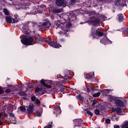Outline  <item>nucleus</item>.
Instances as JSON below:
<instances>
[{
  "label": "nucleus",
  "mask_w": 128,
  "mask_h": 128,
  "mask_svg": "<svg viewBox=\"0 0 128 128\" xmlns=\"http://www.w3.org/2000/svg\"><path fill=\"white\" fill-rule=\"evenodd\" d=\"M100 20L99 19H95L94 20H92L90 21V23L92 26H96L98 24H100Z\"/></svg>",
  "instance_id": "obj_12"
},
{
  "label": "nucleus",
  "mask_w": 128,
  "mask_h": 128,
  "mask_svg": "<svg viewBox=\"0 0 128 128\" xmlns=\"http://www.w3.org/2000/svg\"><path fill=\"white\" fill-rule=\"evenodd\" d=\"M105 42H106V39L103 38L100 40V44H104Z\"/></svg>",
  "instance_id": "obj_38"
},
{
  "label": "nucleus",
  "mask_w": 128,
  "mask_h": 128,
  "mask_svg": "<svg viewBox=\"0 0 128 128\" xmlns=\"http://www.w3.org/2000/svg\"><path fill=\"white\" fill-rule=\"evenodd\" d=\"M88 76H94V72H90L88 74Z\"/></svg>",
  "instance_id": "obj_47"
},
{
  "label": "nucleus",
  "mask_w": 128,
  "mask_h": 128,
  "mask_svg": "<svg viewBox=\"0 0 128 128\" xmlns=\"http://www.w3.org/2000/svg\"><path fill=\"white\" fill-rule=\"evenodd\" d=\"M94 34L95 36H97L99 37L103 36L104 32H102V30L98 28L96 30Z\"/></svg>",
  "instance_id": "obj_9"
},
{
  "label": "nucleus",
  "mask_w": 128,
  "mask_h": 128,
  "mask_svg": "<svg viewBox=\"0 0 128 128\" xmlns=\"http://www.w3.org/2000/svg\"><path fill=\"white\" fill-rule=\"evenodd\" d=\"M52 12L53 14H60V12H62V10L60 8L53 9Z\"/></svg>",
  "instance_id": "obj_21"
},
{
  "label": "nucleus",
  "mask_w": 128,
  "mask_h": 128,
  "mask_svg": "<svg viewBox=\"0 0 128 128\" xmlns=\"http://www.w3.org/2000/svg\"><path fill=\"white\" fill-rule=\"evenodd\" d=\"M66 26L68 28H70V26H72V24H70V22H68V24H66Z\"/></svg>",
  "instance_id": "obj_44"
},
{
  "label": "nucleus",
  "mask_w": 128,
  "mask_h": 128,
  "mask_svg": "<svg viewBox=\"0 0 128 128\" xmlns=\"http://www.w3.org/2000/svg\"><path fill=\"white\" fill-rule=\"evenodd\" d=\"M86 91L88 92H94V90H98L94 88L92 86H89V87H86Z\"/></svg>",
  "instance_id": "obj_17"
},
{
  "label": "nucleus",
  "mask_w": 128,
  "mask_h": 128,
  "mask_svg": "<svg viewBox=\"0 0 128 128\" xmlns=\"http://www.w3.org/2000/svg\"><path fill=\"white\" fill-rule=\"evenodd\" d=\"M55 4L58 6H66L68 4V2L66 0H56Z\"/></svg>",
  "instance_id": "obj_3"
},
{
  "label": "nucleus",
  "mask_w": 128,
  "mask_h": 128,
  "mask_svg": "<svg viewBox=\"0 0 128 128\" xmlns=\"http://www.w3.org/2000/svg\"><path fill=\"white\" fill-rule=\"evenodd\" d=\"M6 20L7 22H8V24H16L18 22V20L14 19V18H12L10 16H8L6 17Z\"/></svg>",
  "instance_id": "obj_4"
},
{
  "label": "nucleus",
  "mask_w": 128,
  "mask_h": 128,
  "mask_svg": "<svg viewBox=\"0 0 128 128\" xmlns=\"http://www.w3.org/2000/svg\"><path fill=\"white\" fill-rule=\"evenodd\" d=\"M50 26H52L50 22H46L42 24L41 28H43V30H50Z\"/></svg>",
  "instance_id": "obj_5"
},
{
  "label": "nucleus",
  "mask_w": 128,
  "mask_h": 128,
  "mask_svg": "<svg viewBox=\"0 0 128 128\" xmlns=\"http://www.w3.org/2000/svg\"><path fill=\"white\" fill-rule=\"evenodd\" d=\"M99 0V2H102V0Z\"/></svg>",
  "instance_id": "obj_62"
},
{
  "label": "nucleus",
  "mask_w": 128,
  "mask_h": 128,
  "mask_svg": "<svg viewBox=\"0 0 128 128\" xmlns=\"http://www.w3.org/2000/svg\"><path fill=\"white\" fill-rule=\"evenodd\" d=\"M40 83L41 84H42L44 86H45L46 84V82H44V79L40 80Z\"/></svg>",
  "instance_id": "obj_29"
},
{
  "label": "nucleus",
  "mask_w": 128,
  "mask_h": 128,
  "mask_svg": "<svg viewBox=\"0 0 128 128\" xmlns=\"http://www.w3.org/2000/svg\"><path fill=\"white\" fill-rule=\"evenodd\" d=\"M100 111L98 109H96L94 110V114H96V116H100Z\"/></svg>",
  "instance_id": "obj_28"
},
{
  "label": "nucleus",
  "mask_w": 128,
  "mask_h": 128,
  "mask_svg": "<svg viewBox=\"0 0 128 128\" xmlns=\"http://www.w3.org/2000/svg\"><path fill=\"white\" fill-rule=\"evenodd\" d=\"M116 122H118V118H116Z\"/></svg>",
  "instance_id": "obj_58"
},
{
  "label": "nucleus",
  "mask_w": 128,
  "mask_h": 128,
  "mask_svg": "<svg viewBox=\"0 0 128 128\" xmlns=\"http://www.w3.org/2000/svg\"><path fill=\"white\" fill-rule=\"evenodd\" d=\"M62 32L63 34H66L65 36H66L67 38L70 36V32H68V29L63 30Z\"/></svg>",
  "instance_id": "obj_16"
},
{
  "label": "nucleus",
  "mask_w": 128,
  "mask_h": 128,
  "mask_svg": "<svg viewBox=\"0 0 128 128\" xmlns=\"http://www.w3.org/2000/svg\"><path fill=\"white\" fill-rule=\"evenodd\" d=\"M69 18H72V20H76V13L74 12L70 11L69 12V16H68Z\"/></svg>",
  "instance_id": "obj_11"
},
{
  "label": "nucleus",
  "mask_w": 128,
  "mask_h": 128,
  "mask_svg": "<svg viewBox=\"0 0 128 128\" xmlns=\"http://www.w3.org/2000/svg\"><path fill=\"white\" fill-rule=\"evenodd\" d=\"M86 113L88 114L90 116H94V114H92V112L88 110H87Z\"/></svg>",
  "instance_id": "obj_33"
},
{
  "label": "nucleus",
  "mask_w": 128,
  "mask_h": 128,
  "mask_svg": "<svg viewBox=\"0 0 128 128\" xmlns=\"http://www.w3.org/2000/svg\"><path fill=\"white\" fill-rule=\"evenodd\" d=\"M19 94L20 96H26V92L22 91V92H19Z\"/></svg>",
  "instance_id": "obj_24"
},
{
  "label": "nucleus",
  "mask_w": 128,
  "mask_h": 128,
  "mask_svg": "<svg viewBox=\"0 0 128 128\" xmlns=\"http://www.w3.org/2000/svg\"><path fill=\"white\" fill-rule=\"evenodd\" d=\"M34 104H30L27 108V114H32V112H34Z\"/></svg>",
  "instance_id": "obj_8"
},
{
  "label": "nucleus",
  "mask_w": 128,
  "mask_h": 128,
  "mask_svg": "<svg viewBox=\"0 0 128 128\" xmlns=\"http://www.w3.org/2000/svg\"><path fill=\"white\" fill-rule=\"evenodd\" d=\"M28 14H38V10L34 9L30 12H27Z\"/></svg>",
  "instance_id": "obj_20"
},
{
  "label": "nucleus",
  "mask_w": 128,
  "mask_h": 128,
  "mask_svg": "<svg viewBox=\"0 0 128 128\" xmlns=\"http://www.w3.org/2000/svg\"><path fill=\"white\" fill-rule=\"evenodd\" d=\"M51 18H52V20H54V16H51Z\"/></svg>",
  "instance_id": "obj_54"
},
{
  "label": "nucleus",
  "mask_w": 128,
  "mask_h": 128,
  "mask_svg": "<svg viewBox=\"0 0 128 128\" xmlns=\"http://www.w3.org/2000/svg\"><path fill=\"white\" fill-rule=\"evenodd\" d=\"M30 24H32V26H37L36 24L32 22H31Z\"/></svg>",
  "instance_id": "obj_48"
},
{
  "label": "nucleus",
  "mask_w": 128,
  "mask_h": 128,
  "mask_svg": "<svg viewBox=\"0 0 128 128\" xmlns=\"http://www.w3.org/2000/svg\"><path fill=\"white\" fill-rule=\"evenodd\" d=\"M76 0H70V4H76Z\"/></svg>",
  "instance_id": "obj_40"
},
{
  "label": "nucleus",
  "mask_w": 128,
  "mask_h": 128,
  "mask_svg": "<svg viewBox=\"0 0 128 128\" xmlns=\"http://www.w3.org/2000/svg\"><path fill=\"white\" fill-rule=\"evenodd\" d=\"M42 92V89L40 88H37L35 90V92Z\"/></svg>",
  "instance_id": "obj_32"
},
{
  "label": "nucleus",
  "mask_w": 128,
  "mask_h": 128,
  "mask_svg": "<svg viewBox=\"0 0 128 128\" xmlns=\"http://www.w3.org/2000/svg\"><path fill=\"white\" fill-rule=\"evenodd\" d=\"M4 12L6 16H8V14H10V12H8V9L4 8Z\"/></svg>",
  "instance_id": "obj_30"
},
{
  "label": "nucleus",
  "mask_w": 128,
  "mask_h": 128,
  "mask_svg": "<svg viewBox=\"0 0 128 128\" xmlns=\"http://www.w3.org/2000/svg\"><path fill=\"white\" fill-rule=\"evenodd\" d=\"M52 128V124H50L48 126H46L44 127V128Z\"/></svg>",
  "instance_id": "obj_45"
},
{
  "label": "nucleus",
  "mask_w": 128,
  "mask_h": 128,
  "mask_svg": "<svg viewBox=\"0 0 128 128\" xmlns=\"http://www.w3.org/2000/svg\"><path fill=\"white\" fill-rule=\"evenodd\" d=\"M8 88H14V86L12 85H8Z\"/></svg>",
  "instance_id": "obj_52"
},
{
  "label": "nucleus",
  "mask_w": 128,
  "mask_h": 128,
  "mask_svg": "<svg viewBox=\"0 0 128 128\" xmlns=\"http://www.w3.org/2000/svg\"><path fill=\"white\" fill-rule=\"evenodd\" d=\"M2 14L0 12V16H2Z\"/></svg>",
  "instance_id": "obj_63"
},
{
  "label": "nucleus",
  "mask_w": 128,
  "mask_h": 128,
  "mask_svg": "<svg viewBox=\"0 0 128 128\" xmlns=\"http://www.w3.org/2000/svg\"><path fill=\"white\" fill-rule=\"evenodd\" d=\"M122 128H128V122H126L124 123V124L122 125Z\"/></svg>",
  "instance_id": "obj_25"
},
{
  "label": "nucleus",
  "mask_w": 128,
  "mask_h": 128,
  "mask_svg": "<svg viewBox=\"0 0 128 128\" xmlns=\"http://www.w3.org/2000/svg\"><path fill=\"white\" fill-rule=\"evenodd\" d=\"M114 112H116L117 114H119V116H122L121 114H122V109L120 107H118L117 108H115L114 109Z\"/></svg>",
  "instance_id": "obj_13"
},
{
  "label": "nucleus",
  "mask_w": 128,
  "mask_h": 128,
  "mask_svg": "<svg viewBox=\"0 0 128 128\" xmlns=\"http://www.w3.org/2000/svg\"><path fill=\"white\" fill-rule=\"evenodd\" d=\"M2 124H4V122L2 120H0V126H2Z\"/></svg>",
  "instance_id": "obj_53"
},
{
  "label": "nucleus",
  "mask_w": 128,
  "mask_h": 128,
  "mask_svg": "<svg viewBox=\"0 0 128 128\" xmlns=\"http://www.w3.org/2000/svg\"><path fill=\"white\" fill-rule=\"evenodd\" d=\"M70 92H73V91H74V89H72V88H71L70 89Z\"/></svg>",
  "instance_id": "obj_57"
},
{
  "label": "nucleus",
  "mask_w": 128,
  "mask_h": 128,
  "mask_svg": "<svg viewBox=\"0 0 128 128\" xmlns=\"http://www.w3.org/2000/svg\"><path fill=\"white\" fill-rule=\"evenodd\" d=\"M73 122H74V126H82V118L80 119H74L73 120Z\"/></svg>",
  "instance_id": "obj_6"
},
{
  "label": "nucleus",
  "mask_w": 128,
  "mask_h": 128,
  "mask_svg": "<svg viewBox=\"0 0 128 128\" xmlns=\"http://www.w3.org/2000/svg\"><path fill=\"white\" fill-rule=\"evenodd\" d=\"M61 40H62V42H64V39H61Z\"/></svg>",
  "instance_id": "obj_61"
},
{
  "label": "nucleus",
  "mask_w": 128,
  "mask_h": 128,
  "mask_svg": "<svg viewBox=\"0 0 128 128\" xmlns=\"http://www.w3.org/2000/svg\"><path fill=\"white\" fill-rule=\"evenodd\" d=\"M10 116H12V118H14V114L10 112Z\"/></svg>",
  "instance_id": "obj_49"
},
{
  "label": "nucleus",
  "mask_w": 128,
  "mask_h": 128,
  "mask_svg": "<svg viewBox=\"0 0 128 128\" xmlns=\"http://www.w3.org/2000/svg\"><path fill=\"white\" fill-rule=\"evenodd\" d=\"M99 90L101 92H107L108 94L110 92V90L105 89L104 90Z\"/></svg>",
  "instance_id": "obj_26"
},
{
  "label": "nucleus",
  "mask_w": 128,
  "mask_h": 128,
  "mask_svg": "<svg viewBox=\"0 0 128 128\" xmlns=\"http://www.w3.org/2000/svg\"><path fill=\"white\" fill-rule=\"evenodd\" d=\"M114 128H120L118 125H114Z\"/></svg>",
  "instance_id": "obj_51"
},
{
  "label": "nucleus",
  "mask_w": 128,
  "mask_h": 128,
  "mask_svg": "<svg viewBox=\"0 0 128 128\" xmlns=\"http://www.w3.org/2000/svg\"><path fill=\"white\" fill-rule=\"evenodd\" d=\"M21 42L24 46H32V42L36 44L37 42L36 40H34V38L32 36H30L28 38L24 37L21 39Z\"/></svg>",
  "instance_id": "obj_2"
},
{
  "label": "nucleus",
  "mask_w": 128,
  "mask_h": 128,
  "mask_svg": "<svg viewBox=\"0 0 128 128\" xmlns=\"http://www.w3.org/2000/svg\"><path fill=\"white\" fill-rule=\"evenodd\" d=\"M94 18H96V16H92V20H94Z\"/></svg>",
  "instance_id": "obj_60"
},
{
  "label": "nucleus",
  "mask_w": 128,
  "mask_h": 128,
  "mask_svg": "<svg viewBox=\"0 0 128 128\" xmlns=\"http://www.w3.org/2000/svg\"><path fill=\"white\" fill-rule=\"evenodd\" d=\"M20 110L21 112H26V106H20Z\"/></svg>",
  "instance_id": "obj_27"
},
{
  "label": "nucleus",
  "mask_w": 128,
  "mask_h": 128,
  "mask_svg": "<svg viewBox=\"0 0 128 128\" xmlns=\"http://www.w3.org/2000/svg\"><path fill=\"white\" fill-rule=\"evenodd\" d=\"M36 116L38 117L42 116V112L39 111L36 112Z\"/></svg>",
  "instance_id": "obj_34"
},
{
  "label": "nucleus",
  "mask_w": 128,
  "mask_h": 128,
  "mask_svg": "<svg viewBox=\"0 0 128 128\" xmlns=\"http://www.w3.org/2000/svg\"><path fill=\"white\" fill-rule=\"evenodd\" d=\"M22 98L23 100H28V98H26V97H23Z\"/></svg>",
  "instance_id": "obj_55"
},
{
  "label": "nucleus",
  "mask_w": 128,
  "mask_h": 128,
  "mask_svg": "<svg viewBox=\"0 0 128 128\" xmlns=\"http://www.w3.org/2000/svg\"><path fill=\"white\" fill-rule=\"evenodd\" d=\"M62 112V110L60 109V106H54V114H60Z\"/></svg>",
  "instance_id": "obj_10"
},
{
  "label": "nucleus",
  "mask_w": 128,
  "mask_h": 128,
  "mask_svg": "<svg viewBox=\"0 0 128 128\" xmlns=\"http://www.w3.org/2000/svg\"><path fill=\"white\" fill-rule=\"evenodd\" d=\"M37 38L39 42H45L50 46H52L55 48H62V45L58 44V42L52 41L50 40H46L44 39V38L40 36V35L38 34L37 35Z\"/></svg>",
  "instance_id": "obj_1"
},
{
  "label": "nucleus",
  "mask_w": 128,
  "mask_h": 128,
  "mask_svg": "<svg viewBox=\"0 0 128 128\" xmlns=\"http://www.w3.org/2000/svg\"><path fill=\"white\" fill-rule=\"evenodd\" d=\"M84 78H86V80H92V78H88V76L86 73L84 74Z\"/></svg>",
  "instance_id": "obj_36"
},
{
  "label": "nucleus",
  "mask_w": 128,
  "mask_h": 128,
  "mask_svg": "<svg viewBox=\"0 0 128 128\" xmlns=\"http://www.w3.org/2000/svg\"><path fill=\"white\" fill-rule=\"evenodd\" d=\"M118 22H122L124 20V14H118Z\"/></svg>",
  "instance_id": "obj_18"
},
{
  "label": "nucleus",
  "mask_w": 128,
  "mask_h": 128,
  "mask_svg": "<svg viewBox=\"0 0 128 128\" xmlns=\"http://www.w3.org/2000/svg\"><path fill=\"white\" fill-rule=\"evenodd\" d=\"M64 78L65 80H68V78H69V77H68V76H64Z\"/></svg>",
  "instance_id": "obj_50"
},
{
  "label": "nucleus",
  "mask_w": 128,
  "mask_h": 128,
  "mask_svg": "<svg viewBox=\"0 0 128 128\" xmlns=\"http://www.w3.org/2000/svg\"><path fill=\"white\" fill-rule=\"evenodd\" d=\"M100 96V92L92 94L93 98H98V96Z\"/></svg>",
  "instance_id": "obj_23"
},
{
  "label": "nucleus",
  "mask_w": 128,
  "mask_h": 128,
  "mask_svg": "<svg viewBox=\"0 0 128 128\" xmlns=\"http://www.w3.org/2000/svg\"><path fill=\"white\" fill-rule=\"evenodd\" d=\"M106 124H110V118H108L106 120Z\"/></svg>",
  "instance_id": "obj_41"
},
{
  "label": "nucleus",
  "mask_w": 128,
  "mask_h": 128,
  "mask_svg": "<svg viewBox=\"0 0 128 128\" xmlns=\"http://www.w3.org/2000/svg\"><path fill=\"white\" fill-rule=\"evenodd\" d=\"M36 97L35 96H32L31 97V100L32 102H35Z\"/></svg>",
  "instance_id": "obj_43"
},
{
  "label": "nucleus",
  "mask_w": 128,
  "mask_h": 128,
  "mask_svg": "<svg viewBox=\"0 0 128 128\" xmlns=\"http://www.w3.org/2000/svg\"><path fill=\"white\" fill-rule=\"evenodd\" d=\"M96 104H98V101L96 100H94L92 104V106H96Z\"/></svg>",
  "instance_id": "obj_35"
},
{
  "label": "nucleus",
  "mask_w": 128,
  "mask_h": 128,
  "mask_svg": "<svg viewBox=\"0 0 128 128\" xmlns=\"http://www.w3.org/2000/svg\"><path fill=\"white\" fill-rule=\"evenodd\" d=\"M36 104H40V100H38V99H36Z\"/></svg>",
  "instance_id": "obj_37"
},
{
  "label": "nucleus",
  "mask_w": 128,
  "mask_h": 128,
  "mask_svg": "<svg viewBox=\"0 0 128 128\" xmlns=\"http://www.w3.org/2000/svg\"><path fill=\"white\" fill-rule=\"evenodd\" d=\"M76 98L78 102H82L84 100V96H82V94H80L76 96Z\"/></svg>",
  "instance_id": "obj_15"
},
{
  "label": "nucleus",
  "mask_w": 128,
  "mask_h": 128,
  "mask_svg": "<svg viewBox=\"0 0 128 128\" xmlns=\"http://www.w3.org/2000/svg\"><path fill=\"white\" fill-rule=\"evenodd\" d=\"M115 104L116 106H120L121 108H124L126 106H124V103L122 100L120 99H116L115 100Z\"/></svg>",
  "instance_id": "obj_7"
},
{
  "label": "nucleus",
  "mask_w": 128,
  "mask_h": 128,
  "mask_svg": "<svg viewBox=\"0 0 128 128\" xmlns=\"http://www.w3.org/2000/svg\"><path fill=\"white\" fill-rule=\"evenodd\" d=\"M60 92H62V94H64V92H66V89L64 88H60Z\"/></svg>",
  "instance_id": "obj_31"
},
{
  "label": "nucleus",
  "mask_w": 128,
  "mask_h": 128,
  "mask_svg": "<svg viewBox=\"0 0 128 128\" xmlns=\"http://www.w3.org/2000/svg\"><path fill=\"white\" fill-rule=\"evenodd\" d=\"M44 6L41 5L38 8L37 10L38 14H42V12H44Z\"/></svg>",
  "instance_id": "obj_14"
},
{
  "label": "nucleus",
  "mask_w": 128,
  "mask_h": 128,
  "mask_svg": "<svg viewBox=\"0 0 128 128\" xmlns=\"http://www.w3.org/2000/svg\"><path fill=\"white\" fill-rule=\"evenodd\" d=\"M107 40H109V42H110V44H112V41H110V40H109V39L108 38H107Z\"/></svg>",
  "instance_id": "obj_59"
},
{
  "label": "nucleus",
  "mask_w": 128,
  "mask_h": 128,
  "mask_svg": "<svg viewBox=\"0 0 128 128\" xmlns=\"http://www.w3.org/2000/svg\"><path fill=\"white\" fill-rule=\"evenodd\" d=\"M45 88H52V85H48V84H46L45 86H44Z\"/></svg>",
  "instance_id": "obj_39"
},
{
  "label": "nucleus",
  "mask_w": 128,
  "mask_h": 128,
  "mask_svg": "<svg viewBox=\"0 0 128 128\" xmlns=\"http://www.w3.org/2000/svg\"><path fill=\"white\" fill-rule=\"evenodd\" d=\"M10 122L11 124H16V116L12 117Z\"/></svg>",
  "instance_id": "obj_22"
},
{
  "label": "nucleus",
  "mask_w": 128,
  "mask_h": 128,
  "mask_svg": "<svg viewBox=\"0 0 128 128\" xmlns=\"http://www.w3.org/2000/svg\"><path fill=\"white\" fill-rule=\"evenodd\" d=\"M2 112H0V118H2Z\"/></svg>",
  "instance_id": "obj_56"
},
{
  "label": "nucleus",
  "mask_w": 128,
  "mask_h": 128,
  "mask_svg": "<svg viewBox=\"0 0 128 128\" xmlns=\"http://www.w3.org/2000/svg\"><path fill=\"white\" fill-rule=\"evenodd\" d=\"M114 4L116 6H120L121 8L122 6H124V4H120V0H118L116 2H115Z\"/></svg>",
  "instance_id": "obj_19"
},
{
  "label": "nucleus",
  "mask_w": 128,
  "mask_h": 128,
  "mask_svg": "<svg viewBox=\"0 0 128 128\" xmlns=\"http://www.w3.org/2000/svg\"><path fill=\"white\" fill-rule=\"evenodd\" d=\"M4 90L0 88V94H4Z\"/></svg>",
  "instance_id": "obj_46"
},
{
  "label": "nucleus",
  "mask_w": 128,
  "mask_h": 128,
  "mask_svg": "<svg viewBox=\"0 0 128 128\" xmlns=\"http://www.w3.org/2000/svg\"><path fill=\"white\" fill-rule=\"evenodd\" d=\"M6 94H10V92H12V91L10 90V89H7L5 90Z\"/></svg>",
  "instance_id": "obj_42"
},
{
  "label": "nucleus",
  "mask_w": 128,
  "mask_h": 128,
  "mask_svg": "<svg viewBox=\"0 0 128 128\" xmlns=\"http://www.w3.org/2000/svg\"><path fill=\"white\" fill-rule=\"evenodd\" d=\"M48 2H50L52 0H47Z\"/></svg>",
  "instance_id": "obj_64"
}]
</instances>
